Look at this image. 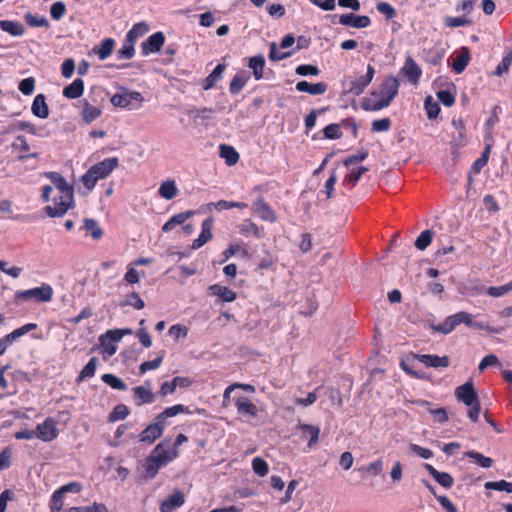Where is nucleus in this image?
<instances>
[{
	"instance_id": "b1692460",
	"label": "nucleus",
	"mask_w": 512,
	"mask_h": 512,
	"mask_svg": "<svg viewBox=\"0 0 512 512\" xmlns=\"http://www.w3.org/2000/svg\"><path fill=\"white\" fill-rule=\"evenodd\" d=\"M84 81L80 78L75 79L71 84L63 89V96L68 99H77L83 95Z\"/></svg>"
},
{
	"instance_id": "f8f14e48",
	"label": "nucleus",
	"mask_w": 512,
	"mask_h": 512,
	"mask_svg": "<svg viewBox=\"0 0 512 512\" xmlns=\"http://www.w3.org/2000/svg\"><path fill=\"white\" fill-rule=\"evenodd\" d=\"M165 42V36L162 32H156L148 37V39L141 44L142 54L149 55L157 53L161 50Z\"/></svg>"
},
{
	"instance_id": "0e129e2a",
	"label": "nucleus",
	"mask_w": 512,
	"mask_h": 512,
	"mask_svg": "<svg viewBox=\"0 0 512 512\" xmlns=\"http://www.w3.org/2000/svg\"><path fill=\"white\" fill-rule=\"evenodd\" d=\"M500 361L498 357L494 354L486 355L480 362L478 366V370L483 372L489 366H500Z\"/></svg>"
},
{
	"instance_id": "c9c22d12",
	"label": "nucleus",
	"mask_w": 512,
	"mask_h": 512,
	"mask_svg": "<svg viewBox=\"0 0 512 512\" xmlns=\"http://www.w3.org/2000/svg\"><path fill=\"white\" fill-rule=\"evenodd\" d=\"M220 156L221 158L225 159V162L227 165L232 166L235 165L239 160V154L235 150L234 147L221 144L220 147Z\"/></svg>"
},
{
	"instance_id": "bb28decb",
	"label": "nucleus",
	"mask_w": 512,
	"mask_h": 512,
	"mask_svg": "<svg viewBox=\"0 0 512 512\" xmlns=\"http://www.w3.org/2000/svg\"><path fill=\"white\" fill-rule=\"evenodd\" d=\"M194 214L193 211H185L173 215L163 226L162 231L167 233L173 230L177 225L183 224Z\"/></svg>"
},
{
	"instance_id": "5fc2aeb1",
	"label": "nucleus",
	"mask_w": 512,
	"mask_h": 512,
	"mask_svg": "<svg viewBox=\"0 0 512 512\" xmlns=\"http://www.w3.org/2000/svg\"><path fill=\"white\" fill-rule=\"evenodd\" d=\"M253 471L260 477L267 475L269 468L267 462L261 457H256L252 460Z\"/></svg>"
},
{
	"instance_id": "6ab92c4d",
	"label": "nucleus",
	"mask_w": 512,
	"mask_h": 512,
	"mask_svg": "<svg viewBox=\"0 0 512 512\" xmlns=\"http://www.w3.org/2000/svg\"><path fill=\"white\" fill-rule=\"evenodd\" d=\"M81 104V117L85 123H91L101 116V108L97 105L92 104L88 99L85 98L81 100Z\"/></svg>"
},
{
	"instance_id": "f3484780",
	"label": "nucleus",
	"mask_w": 512,
	"mask_h": 512,
	"mask_svg": "<svg viewBox=\"0 0 512 512\" xmlns=\"http://www.w3.org/2000/svg\"><path fill=\"white\" fill-rule=\"evenodd\" d=\"M185 502L184 493L180 490H174L160 505V512H172L181 507Z\"/></svg>"
},
{
	"instance_id": "6e6d98bb",
	"label": "nucleus",
	"mask_w": 512,
	"mask_h": 512,
	"mask_svg": "<svg viewBox=\"0 0 512 512\" xmlns=\"http://www.w3.org/2000/svg\"><path fill=\"white\" fill-rule=\"evenodd\" d=\"M247 83V78L243 75H235L230 82L229 90L231 94H238Z\"/></svg>"
},
{
	"instance_id": "c03bdc74",
	"label": "nucleus",
	"mask_w": 512,
	"mask_h": 512,
	"mask_svg": "<svg viewBox=\"0 0 512 512\" xmlns=\"http://www.w3.org/2000/svg\"><path fill=\"white\" fill-rule=\"evenodd\" d=\"M465 456L473 459L479 466L483 468H490L492 466L493 460L490 457H486L483 454L476 451H467Z\"/></svg>"
},
{
	"instance_id": "ea45409f",
	"label": "nucleus",
	"mask_w": 512,
	"mask_h": 512,
	"mask_svg": "<svg viewBox=\"0 0 512 512\" xmlns=\"http://www.w3.org/2000/svg\"><path fill=\"white\" fill-rule=\"evenodd\" d=\"M84 229L90 233L94 240H99L103 236V230L99 226V223L92 218L84 219Z\"/></svg>"
},
{
	"instance_id": "680f3d73",
	"label": "nucleus",
	"mask_w": 512,
	"mask_h": 512,
	"mask_svg": "<svg viewBox=\"0 0 512 512\" xmlns=\"http://www.w3.org/2000/svg\"><path fill=\"white\" fill-rule=\"evenodd\" d=\"M295 72L299 76H317L319 75L320 70L316 65L302 64L296 68Z\"/></svg>"
},
{
	"instance_id": "393cba45",
	"label": "nucleus",
	"mask_w": 512,
	"mask_h": 512,
	"mask_svg": "<svg viewBox=\"0 0 512 512\" xmlns=\"http://www.w3.org/2000/svg\"><path fill=\"white\" fill-rule=\"evenodd\" d=\"M211 295L218 296L223 302H233L236 299V293L228 287L218 284L209 287Z\"/></svg>"
},
{
	"instance_id": "2eb2a0df",
	"label": "nucleus",
	"mask_w": 512,
	"mask_h": 512,
	"mask_svg": "<svg viewBox=\"0 0 512 512\" xmlns=\"http://www.w3.org/2000/svg\"><path fill=\"white\" fill-rule=\"evenodd\" d=\"M47 176L59 190L62 198H67L71 201V198H73V187L67 183L66 179L57 172H50Z\"/></svg>"
},
{
	"instance_id": "473e14b6",
	"label": "nucleus",
	"mask_w": 512,
	"mask_h": 512,
	"mask_svg": "<svg viewBox=\"0 0 512 512\" xmlns=\"http://www.w3.org/2000/svg\"><path fill=\"white\" fill-rule=\"evenodd\" d=\"M225 70V65L219 63L214 70L206 77L203 89L209 90L215 87L216 83L221 80L222 74Z\"/></svg>"
},
{
	"instance_id": "69168bd1",
	"label": "nucleus",
	"mask_w": 512,
	"mask_h": 512,
	"mask_svg": "<svg viewBox=\"0 0 512 512\" xmlns=\"http://www.w3.org/2000/svg\"><path fill=\"white\" fill-rule=\"evenodd\" d=\"M63 496L62 492L58 489L56 490L51 498V511L52 512H61L63 507Z\"/></svg>"
},
{
	"instance_id": "aec40b11",
	"label": "nucleus",
	"mask_w": 512,
	"mask_h": 512,
	"mask_svg": "<svg viewBox=\"0 0 512 512\" xmlns=\"http://www.w3.org/2000/svg\"><path fill=\"white\" fill-rule=\"evenodd\" d=\"M328 89V85L324 82L309 83L307 81H299L296 84V90L299 92L308 93L310 95L324 94Z\"/></svg>"
},
{
	"instance_id": "4be33fe9",
	"label": "nucleus",
	"mask_w": 512,
	"mask_h": 512,
	"mask_svg": "<svg viewBox=\"0 0 512 512\" xmlns=\"http://www.w3.org/2000/svg\"><path fill=\"white\" fill-rule=\"evenodd\" d=\"M31 111L34 116L41 119H46L49 116V107L43 94L35 96L31 106Z\"/></svg>"
},
{
	"instance_id": "3c124183",
	"label": "nucleus",
	"mask_w": 512,
	"mask_h": 512,
	"mask_svg": "<svg viewBox=\"0 0 512 512\" xmlns=\"http://www.w3.org/2000/svg\"><path fill=\"white\" fill-rule=\"evenodd\" d=\"M454 326H458L460 324H465L467 326L473 325V316L465 311L458 312L454 315H451Z\"/></svg>"
},
{
	"instance_id": "c85d7f7f",
	"label": "nucleus",
	"mask_w": 512,
	"mask_h": 512,
	"mask_svg": "<svg viewBox=\"0 0 512 512\" xmlns=\"http://www.w3.org/2000/svg\"><path fill=\"white\" fill-rule=\"evenodd\" d=\"M470 60V51L467 47H462L460 53L454 59L452 68L456 73H461L465 70Z\"/></svg>"
},
{
	"instance_id": "c756f323",
	"label": "nucleus",
	"mask_w": 512,
	"mask_h": 512,
	"mask_svg": "<svg viewBox=\"0 0 512 512\" xmlns=\"http://www.w3.org/2000/svg\"><path fill=\"white\" fill-rule=\"evenodd\" d=\"M115 41L112 38L104 39L99 47H94L93 52L99 57L100 60L107 59L113 52Z\"/></svg>"
},
{
	"instance_id": "13d9d810",
	"label": "nucleus",
	"mask_w": 512,
	"mask_h": 512,
	"mask_svg": "<svg viewBox=\"0 0 512 512\" xmlns=\"http://www.w3.org/2000/svg\"><path fill=\"white\" fill-rule=\"evenodd\" d=\"M68 512H108L104 504L93 503L92 505L82 507H72Z\"/></svg>"
},
{
	"instance_id": "4d7b16f0",
	"label": "nucleus",
	"mask_w": 512,
	"mask_h": 512,
	"mask_svg": "<svg viewBox=\"0 0 512 512\" xmlns=\"http://www.w3.org/2000/svg\"><path fill=\"white\" fill-rule=\"evenodd\" d=\"M66 5L62 1H57L53 3L50 7V15L52 19L59 21L62 19L66 13Z\"/></svg>"
},
{
	"instance_id": "ddd939ff",
	"label": "nucleus",
	"mask_w": 512,
	"mask_h": 512,
	"mask_svg": "<svg viewBox=\"0 0 512 512\" xmlns=\"http://www.w3.org/2000/svg\"><path fill=\"white\" fill-rule=\"evenodd\" d=\"M339 23L343 26L360 29L368 27L371 24V20L366 15H355L353 13H347L340 16Z\"/></svg>"
},
{
	"instance_id": "72a5a7b5",
	"label": "nucleus",
	"mask_w": 512,
	"mask_h": 512,
	"mask_svg": "<svg viewBox=\"0 0 512 512\" xmlns=\"http://www.w3.org/2000/svg\"><path fill=\"white\" fill-rule=\"evenodd\" d=\"M158 193L162 198L166 200H171L175 198L178 194V188L175 184V181L166 180L162 182L159 187Z\"/></svg>"
},
{
	"instance_id": "4c0bfd02",
	"label": "nucleus",
	"mask_w": 512,
	"mask_h": 512,
	"mask_svg": "<svg viewBox=\"0 0 512 512\" xmlns=\"http://www.w3.org/2000/svg\"><path fill=\"white\" fill-rule=\"evenodd\" d=\"M444 24L449 28H458L473 25V20L467 15H462L460 17L446 16L444 17Z\"/></svg>"
},
{
	"instance_id": "8fccbe9b",
	"label": "nucleus",
	"mask_w": 512,
	"mask_h": 512,
	"mask_svg": "<svg viewBox=\"0 0 512 512\" xmlns=\"http://www.w3.org/2000/svg\"><path fill=\"white\" fill-rule=\"evenodd\" d=\"M425 110L429 119L437 118L440 107L437 102L433 100L431 96L426 97L424 102Z\"/></svg>"
},
{
	"instance_id": "7ed1b4c3",
	"label": "nucleus",
	"mask_w": 512,
	"mask_h": 512,
	"mask_svg": "<svg viewBox=\"0 0 512 512\" xmlns=\"http://www.w3.org/2000/svg\"><path fill=\"white\" fill-rule=\"evenodd\" d=\"M111 104L119 108H131L133 102L142 104L144 98L140 92L124 90L122 93L114 94L111 99Z\"/></svg>"
},
{
	"instance_id": "6e6552de",
	"label": "nucleus",
	"mask_w": 512,
	"mask_h": 512,
	"mask_svg": "<svg viewBox=\"0 0 512 512\" xmlns=\"http://www.w3.org/2000/svg\"><path fill=\"white\" fill-rule=\"evenodd\" d=\"M118 158H106L103 161L89 168L92 175L97 176V180L106 178L115 168L118 167Z\"/></svg>"
},
{
	"instance_id": "39448f33",
	"label": "nucleus",
	"mask_w": 512,
	"mask_h": 512,
	"mask_svg": "<svg viewBox=\"0 0 512 512\" xmlns=\"http://www.w3.org/2000/svg\"><path fill=\"white\" fill-rule=\"evenodd\" d=\"M374 74H375L374 67L371 65H368L367 72L365 75L358 76L355 79L350 81L348 92L355 96H359L360 94H362L364 92V90L367 88V86L373 80Z\"/></svg>"
},
{
	"instance_id": "9b49d317",
	"label": "nucleus",
	"mask_w": 512,
	"mask_h": 512,
	"mask_svg": "<svg viewBox=\"0 0 512 512\" xmlns=\"http://www.w3.org/2000/svg\"><path fill=\"white\" fill-rule=\"evenodd\" d=\"M455 397L459 402L464 403L466 406L471 405L479 400V397L471 382H466L455 390Z\"/></svg>"
},
{
	"instance_id": "bf43d9fd",
	"label": "nucleus",
	"mask_w": 512,
	"mask_h": 512,
	"mask_svg": "<svg viewBox=\"0 0 512 512\" xmlns=\"http://www.w3.org/2000/svg\"><path fill=\"white\" fill-rule=\"evenodd\" d=\"M134 44L135 42H127L126 39L122 48L117 51V58L120 60L132 58L135 54Z\"/></svg>"
},
{
	"instance_id": "5701e85b",
	"label": "nucleus",
	"mask_w": 512,
	"mask_h": 512,
	"mask_svg": "<svg viewBox=\"0 0 512 512\" xmlns=\"http://www.w3.org/2000/svg\"><path fill=\"white\" fill-rule=\"evenodd\" d=\"M134 403L136 406L152 403L154 401V394L150 388L145 386H137L133 388Z\"/></svg>"
},
{
	"instance_id": "f704fd0d",
	"label": "nucleus",
	"mask_w": 512,
	"mask_h": 512,
	"mask_svg": "<svg viewBox=\"0 0 512 512\" xmlns=\"http://www.w3.org/2000/svg\"><path fill=\"white\" fill-rule=\"evenodd\" d=\"M248 66L253 71L256 80L263 78V70L265 67V58L263 55H257L249 59Z\"/></svg>"
},
{
	"instance_id": "f03ea898",
	"label": "nucleus",
	"mask_w": 512,
	"mask_h": 512,
	"mask_svg": "<svg viewBox=\"0 0 512 512\" xmlns=\"http://www.w3.org/2000/svg\"><path fill=\"white\" fill-rule=\"evenodd\" d=\"M52 295V287L50 285L43 284L41 287L16 292L15 298L23 300L35 299L37 302H48L52 299Z\"/></svg>"
},
{
	"instance_id": "a878e982",
	"label": "nucleus",
	"mask_w": 512,
	"mask_h": 512,
	"mask_svg": "<svg viewBox=\"0 0 512 512\" xmlns=\"http://www.w3.org/2000/svg\"><path fill=\"white\" fill-rule=\"evenodd\" d=\"M298 429L302 431L303 437L308 438V447H313L319 438L320 428L310 424H299Z\"/></svg>"
},
{
	"instance_id": "a211bd4d",
	"label": "nucleus",
	"mask_w": 512,
	"mask_h": 512,
	"mask_svg": "<svg viewBox=\"0 0 512 512\" xmlns=\"http://www.w3.org/2000/svg\"><path fill=\"white\" fill-rule=\"evenodd\" d=\"M401 73L404 74L412 84H417L421 77L422 70L414 59L411 56H408L403 68L401 69Z\"/></svg>"
},
{
	"instance_id": "603ef678",
	"label": "nucleus",
	"mask_w": 512,
	"mask_h": 512,
	"mask_svg": "<svg viewBox=\"0 0 512 512\" xmlns=\"http://www.w3.org/2000/svg\"><path fill=\"white\" fill-rule=\"evenodd\" d=\"M163 358H164V351L160 352L157 358H155L151 361L143 362L139 367L140 373H146L149 370H154V369L159 368L160 365L162 364Z\"/></svg>"
},
{
	"instance_id": "e2e57ef3",
	"label": "nucleus",
	"mask_w": 512,
	"mask_h": 512,
	"mask_svg": "<svg viewBox=\"0 0 512 512\" xmlns=\"http://www.w3.org/2000/svg\"><path fill=\"white\" fill-rule=\"evenodd\" d=\"M20 92L24 95H30L35 89V80L33 77H28L20 81L18 86Z\"/></svg>"
},
{
	"instance_id": "e433bc0d",
	"label": "nucleus",
	"mask_w": 512,
	"mask_h": 512,
	"mask_svg": "<svg viewBox=\"0 0 512 512\" xmlns=\"http://www.w3.org/2000/svg\"><path fill=\"white\" fill-rule=\"evenodd\" d=\"M388 106L389 104L387 103V101H384L383 98H364L361 102V108L365 111H379Z\"/></svg>"
},
{
	"instance_id": "864d4df0",
	"label": "nucleus",
	"mask_w": 512,
	"mask_h": 512,
	"mask_svg": "<svg viewBox=\"0 0 512 512\" xmlns=\"http://www.w3.org/2000/svg\"><path fill=\"white\" fill-rule=\"evenodd\" d=\"M26 23L31 27H49V21L45 17H37L32 13H26L24 16Z\"/></svg>"
},
{
	"instance_id": "de8ad7c7",
	"label": "nucleus",
	"mask_w": 512,
	"mask_h": 512,
	"mask_svg": "<svg viewBox=\"0 0 512 512\" xmlns=\"http://www.w3.org/2000/svg\"><path fill=\"white\" fill-rule=\"evenodd\" d=\"M121 306H132L133 308L137 310H141L144 308L145 303L140 298L139 294L137 292H132L128 294L124 301L121 302Z\"/></svg>"
},
{
	"instance_id": "412c9836",
	"label": "nucleus",
	"mask_w": 512,
	"mask_h": 512,
	"mask_svg": "<svg viewBox=\"0 0 512 512\" xmlns=\"http://www.w3.org/2000/svg\"><path fill=\"white\" fill-rule=\"evenodd\" d=\"M424 467L429 472V474L436 480V482L439 483L442 487L449 489L453 486L454 480L449 473L440 472L430 464H425Z\"/></svg>"
},
{
	"instance_id": "cd10ccee",
	"label": "nucleus",
	"mask_w": 512,
	"mask_h": 512,
	"mask_svg": "<svg viewBox=\"0 0 512 512\" xmlns=\"http://www.w3.org/2000/svg\"><path fill=\"white\" fill-rule=\"evenodd\" d=\"M235 405L237 407L238 413L243 415H249L251 417H256L258 412L257 407L248 398L239 397L236 400Z\"/></svg>"
},
{
	"instance_id": "a19ab883",
	"label": "nucleus",
	"mask_w": 512,
	"mask_h": 512,
	"mask_svg": "<svg viewBox=\"0 0 512 512\" xmlns=\"http://www.w3.org/2000/svg\"><path fill=\"white\" fill-rule=\"evenodd\" d=\"M149 31V27L146 23L140 22L135 24L132 29L127 33V42H136V40L146 34Z\"/></svg>"
},
{
	"instance_id": "4468645a",
	"label": "nucleus",
	"mask_w": 512,
	"mask_h": 512,
	"mask_svg": "<svg viewBox=\"0 0 512 512\" xmlns=\"http://www.w3.org/2000/svg\"><path fill=\"white\" fill-rule=\"evenodd\" d=\"M252 209L263 221L274 223L277 220L275 212L262 197L253 202Z\"/></svg>"
},
{
	"instance_id": "0eeeda50",
	"label": "nucleus",
	"mask_w": 512,
	"mask_h": 512,
	"mask_svg": "<svg viewBox=\"0 0 512 512\" xmlns=\"http://www.w3.org/2000/svg\"><path fill=\"white\" fill-rule=\"evenodd\" d=\"M37 438L50 442L58 436V429L56 422L52 418H46L43 423L38 424L36 427Z\"/></svg>"
},
{
	"instance_id": "774afa93",
	"label": "nucleus",
	"mask_w": 512,
	"mask_h": 512,
	"mask_svg": "<svg viewBox=\"0 0 512 512\" xmlns=\"http://www.w3.org/2000/svg\"><path fill=\"white\" fill-rule=\"evenodd\" d=\"M438 100L447 107H450L455 102L454 95L449 90H440L437 92Z\"/></svg>"
},
{
	"instance_id": "09e8293b",
	"label": "nucleus",
	"mask_w": 512,
	"mask_h": 512,
	"mask_svg": "<svg viewBox=\"0 0 512 512\" xmlns=\"http://www.w3.org/2000/svg\"><path fill=\"white\" fill-rule=\"evenodd\" d=\"M130 413L129 408L124 404H118L109 415V420L114 422L125 419Z\"/></svg>"
},
{
	"instance_id": "7c9ffc66",
	"label": "nucleus",
	"mask_w": 512,
	"mask_h": 512,
	"mask_svg": "<svg viewBox=\"0 0 512 512\" xmlns=\"http://www.w3.org/2000/svg\"><path fill=\"white\" fill-rule=\"evenodd\" d=\"M239 232L245 236L253 235L256 238H262V230L250 219H245L238 225Z\"/></svg>"
},
{
	"instance_id": "49530a36",
	"label": "nucleus",
	"mask_w": 512,
	"mask_h": 512,
	"mask_svg": "<svg viewBox=\"0 0 512 512\" xmlns=\"http://www.w3.org/2000/svg\"><path fill=\"white\" fill-rule=\"evenodd\" d=\"M484 487L487 490L505 491L507 493H512V482H508L506 480L489 481L485 483Z\"/></svg>"
},
{
	"instance_id": "37998d69",
	"label": "nucleus",
	"mask_w": 512,
	"mask_h": 512,
	"mask_svg": "<svg viewBox=\"0 0 512 512\" xmlns=\"http://www.w3.org/2000/svg\"><path fill=\"white\" fill-rule=\"evenodd\" d=\"M102 381L109 385L113 389L125 391L127 389L126 383L119 377L114 374H104L102 375Z\"/></svg>"
},
{
	"instance_id": "1a4fd4ad",
	"label": "nucleus",
	"mask_w": 512,
	"mask_h": 512,
	"mask_svg": "<svg viewBox=\"0 0 512 512\" xmlns=\"http://www.w3.org/2000/svg\"><path fill=\"white\" fill-rule=\"evenodd\" d=\"M74 197L71 201L67 198H62V195L54 199V206H46L45 212L49 217H62L70 208L73 207Z\"/></svg>"
},
{
	"instance_id": "20e7f679",
	"label": "nucleus",
	"mask_w": 512,
	"mask_h": 512,
	"mask_svg": "<svg viewBox=\"0 0 512 512\" xmlns=\"http://www.w3.org/2000/svg\"><path fill=\"white\" fill-rule=\"evenodd\" d=\"M399 86L400 83L396 77L388 76L382 82L380 92L377 93L373 91L371 95L380 96V98H383L384 101H387V103L390 105L398 94Z\"/></svg>"
},
{
	"instance_id": "f257e3e1",
	"label": "nucleus",
	"mask_w": 512,
	"mask_h": 512,
	"mask_svg": "<svg viewBox=\"0 0 512 512\" xmlns=\"http://www.w3.org/2000/svg\"><path fill=\"white\" fill-rule=\"evenodd\" d=\"M177 455V449H170L168 442L159 443L145 461L147 477L154 478L159 469L175 459Z\"/></svg>"
},
{
	"instance_id": "dca6fc26",
	"label": "nucleus",
	"mask_w": 512,
	"mask_h": 512,
	"mask_svg": "<svg viewBox=\"0 0 512 512\" xmlns=\"http://www.w3.org/2000/svg\"><path fill=\"white\" fill-rule=\"evenodd\" d=\"M213 222H214L213 217H208L202 222L201 233L198 236V238H196L193 241V243L191 245L192 249H194V250L199 249L212 239Z\"/></svg>"
},
{
	"instance_id": "9d476101",
	"label": "nucleus",
	"mask_w": 512,
	"mask_h": 512,
	"mask_svg": "<svg viewBox=\"0 0 512 512\" xmlns=\"http://www.w3.org/2000/svg\"><path fill=\"white\" fill-rule=\"evenodd\" d=\"M164 427L165 425L162 422L155 420L140 433L139 441L146 444H152L162 435Z\"/></svg>"
},
{
	"instance_id": "a18cd8bd",
	"label": "nucleus",
	"mask_w": 512,
	"mask_h": 512,
	"mask_svg": "<svg viewBox=\"0 0 512 512\" xmlns=\"http://www.w3.org/2000/svg\"><path fill=\"white\" fill-rule=\"evenodd\" d=\"M97 358L96 357H92L90 358V360L88 361V363L83 367V369L81 370L78 378H77V381L78 382H81L83 381L85 378H88V377H93L94 374H95V371H96V367H97Z\"/></svg>"
},
{
	"instance_id": "052dcab7",
	"label": "nucleus",
	"mask_w": 512,
	"mask_h": 512,
	"mask_svg": "<svg viewBox=\"0 0 512 512\" xmlns=\"http://www.w3.org/2000/svg\"><path fill=\"white\" fill-rule=\"evenodd\" d=\"M512 291V281L502 286H491L487 289V294L491 297H502Z\"/></svg>"
},
{
	"instance_id": "58836bf2",
	"label": "nucleus",
	"mask_w": 512,
	"mask_h": 512,
	"mask_svg": "<svg viewBox=\"0 0 512 512\" xmlns=\"http://www.w3.org/2000/svg\"><path fill=\"white\" fill-rule=\"evenodd\" d=\"M186 412H187V408L184 405L177 404L172 407H168V408L164 409V411H162L155 417V420H158L165 425V420L167 418L174 417L180 413H186Z\"/></svg>"
},
{
	"instance_id": "79ce46f5",
	"label": "nucleus",
	"mask_w": 512,
	"mask_h": 512,
	"mask_svg": "<svg viewBox=\"0 0 512 512\" xmlns=\"http://www.w3.org/2000/svg\"><path fill=\"white\" fill-rule=\"evenodd\" d=\"M434 232L430 229L424 230L415 240V247L424 251L432 242Z\"/></svg>"
},
{
	"instance_id": "338daca9",
	"label": "nucleus",
	"mask_w": 512,
	"mask_h": 512,
	"mask_svg": "<svg viewBox=\"0 0 512 512\" xmlns=\"http://www.w3.org/2000/svg\"><path fill=\"white\" fill-rule=\"evenodd\" d=\"M323 133L327 139H339L342 136L340 125L334 123L327 125L324 128Z\"/></svg>"
},
{
	"instance_id": "423d86ee",
	"label": "nucleus",
	"mask_w": 512,
	"mask_h": 512,
	"mask_svg": "<svg viewBox=\"0 0 512 512\" xmlns=\"http://www.w3.org/2000/svg\"><path fill=\"white\" fill-rule=\"evenodd\" d=\"M413 360H418L426 367L432 368H446L450 364L448 356H438L432 354H415L411 353Z\"/></svg>"
},
{
	"instance_id": "2f4dec72",
	"label": "nucleus",
	"mask_w": 512,
	"mask_h": 512,
	"mask_svg": "<svg viewBox=\"0 0 512 512\" xmlns=\"http://www.w3.org/2000/svg\"><path fill=\"white\" fill-rule=\"evenodd\" d=\"M0 28L11 36H22L24 34V27L21 23L12 20H0Z\"/></svg>"
}]
</instances>
